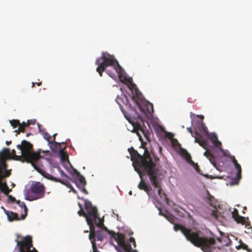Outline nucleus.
<instances>
[{"label": "nucleus", "instance_id": "obj_36", "mask_svg": "<svg viewBox=\"0 0 252 252\" xmlns=\"http://www.w3.org/2000/svg\"><path fill=\"white\" fill-rule=\"evenodd\" d=\"M32 123H30L29 121H28L27 123L23 122L22 124H21V125L24 126V127H26L29 126Z\"/></svg>", "mask_w": 252, "mask_h": 252}, {"label": "nucleus", "instance_id": "obj_28", "mask_svg": "<svg viewBox=\"0 0 252 252\" xmlns=\"http://www.w3.org/2000/svg\"><path fill=\"white\" fill-rule=\"evenodd\" d=\"M43 136H44V138L45 139H46L49 144H50L52 140H51V136L50 135V134L47 133V132H45L44 133V135H43Z\"/></svg>", "mask_w": 252, "mask_h": 252}, {"label": "nucleus", "instance_id": "obj_4", "mask_svg": "<svg viewBox=\"0 0 252 252\" xmlns=\"http://www.w3.org/2000/svg\"><path fill=\"white\" fill-rule=\"evenodd\" d=\"M104 220L101 219H98V221L95 223L89 225L90 234L92 233L93 237L92 238L94 242H95V237L98 241H102L104 238L106 236V233L107 232L111 237V239H114L119 246H123L125 244V236L124 235L109 230L104 225Z\"/></svg>", "mask_w": 252, "mask_h": 252}, {"label": "nucleus", "instance_id": "obj_22", "mask_svg": "<svg viewBox=\"0 0 252 252\" xmlns=\"http://www.w3.org/2000/svg\"><path fill=\"white\" fill-rule=\"evenodd\" d=\"M16 203L19 206H20L21 208H23L24 209L25 214H22L21 216V219L22 220H24L27 215L28 208L25 203L23 202H21L19 200L16 201Z\"/></svg>", "mask_w": 252, "mask_h": 252}, {"label": "nucleus", "instance_id": "obj_35", "mask_svg": "<svg viewBox=\"0 0 252 252\" xmlns=\"http://www.w3.org/2000/svg\"><path fill=\"white\" fill-rule=\"evenodd\" d=\"M8 199L10 201H16L15 200V198L14 197H13L11 195H8Z\"/></svg>", "mask_w": 252, "mask_h": 252}, {"label": "nucleus", "instance_id": "obj_38", "mask_svg": "<svg viewBox=\"0 0 252 252\" xmlns=\"http://www.w3.org/2000/svg\"><path fill=\"white\" fill-rule=\"evenodd\" d=\"M78 205L79 206V208H80V209H83V207H82V205L80 203H78Z\"/></svg>", "mask_w": 252, "mask_h": 252}, {"label": "nucleus", "instance_id": "obj_42", "mask_svg": "<svg viewBox=\"0 0 252 252\" xmlns=\"http://www.w3.org/2000/svg\"><path fill=\"white\" fill-rule=\"evenodd\" d=\"M172 218V216H170L169 218L167 217V219L169 220V221L171 222L170 219Z\"/></svg>", "mask_w": 252, "mask_h": 252}, {"label": "nucleus", "instance_id": "obj_41", "mask_svg": "<svg viewBox=\"0 0 252 252\" xmlns=\"http://www.w3.org/2000/svg\"><path fill=\"white\" fill-rule=\"evenodd\" d=\"M11 141H7L6 142V144L7 145H9L10 144H11Z\"/></svg>", "mask_w": 252, "mask_h": 252}, {"label": "nucleus", "instance_id": "obj_50", "mask_svg": "<svg viewBox=\"0 0 252 252\" xmlns=\"http://www.w3.org/2000/svg\"><path fill=\"white\" fill-rule=\"evenodd\" d=\"M129 194H131V191H130L129 192Z\"/></svg>", "mask_w": 252, "mask_h": 252}, {"label": "nucleus", "instance_id": "obj_6", "mask_svg": "<svg viewBox=\"0 0 252 252\" xmlns=\"http://www.w3.org/2000/svg\"><path fill=\"white\" fill-rule=\"evenodd\" d=\"M128 88L132 93L131 99L140 110L147 117L151 116L154 112L153 104L146 100L141 99V94L135 84L130 83Z\"/></svg>", "mask_w": 252, "mask_h": 252}, {"label": "nucleus", "instance_id": "obj_34", "mask_svg": "<svg viewBox=\"0 0 252 252\" xmlns=\"http://www.w3.org/2000/svg\"><path fill=\"white\" fill-rule=\"evenodd\" d=\"M230 158L231 159V160L233 162V163H234V164L235 163H236L238 162L237 160L235 159V157L234 156H231L230 157Z\"/></svg>", "mask_w": 252, "mask_h": 252}, {"label": "nucleus", "instance_id": "obj_24", "mask_svg": "<svg viewBox=\"0 0 252 252\" xmlns=\"http://www.w3.org/2000/svg\"><path fill=\"white\" fill-rule=\"evenodd\" d=\"M65 148V147H64L63 148L61 147L59 149V154L62 160H65L68 158L67 154L64 152V149Z\"/></svg>", "mask_w": 252, "mask_h": 252}, {"label": "nucleus", "instance_id": "obj_17", "mask_svg": "<svg viewBox=\"0 0 252 252\" xmlns=\"http://www.w3.org/2000/svg\"><path fill=\"white\" fill-rule=\"evenodd\" d=\"M195 142L197 143L204 149L207 150L208 147L207 141L197 131L194 132Z\"/></svg>", "mask_w": 252, "mask_h": 252}, {"label": "nucleus", "instance_id": "obj_48", "mask_svg": "<svg viewBox=\"0 0 252 252\" xmlns=\"http://www.w3.org/2000/svg\"><path fill=\"white\" fill-rule=\"evenodd\" d=\"M38 126L39 128L40 129V125L38 124Z\"/></svg>", "mask_w": 252, "mask_h": 252}, {"label": "nucleus", "instance_id": "obj_43", "mask_svg": "<svg viewBox=\"0 0 252 252\" xmlns=\"http://www.w3.org/2000/svg\"><path fill=\"white\" fill-rule=\"evenodd\" d=\"M15 132H17L18 134H19V133H20V131H19L18 130V129H17V130H15Z\"/></svg>", "mask_w": 252, "mask_h": 252}, {"label": "nucleus", "instance_id": "obj_44", "mask_svg": "<svg viewBox=\"0 0 252 252\" xmlns=\"http://www.w3.org/2000/svg\"><path fill=\"white\" fill-rule=\"evenodd\" d=\"M72 191H73V192H74V193H77V191H76V190L75 189H72Z\"/></svg>", "mask_w": 252, "mask_h": 252}, {"label": "nucleus", "instance_id": "obj_30", "mask_svg": "<svg viewBox=\"0 0 252 252\" xmlns=\"http://www.w3.org/2000/svg\"><path fill=\"white\" fill-rule=\"evenodd\" d=\"M185 157L188 162H192L190 155L187 151H185Z\"/></svg>", "mask_w": 252, "mask_h": 252}, {"label": "nucleus", "instance_id": "obj_31", "mask_svg": "<svg viewBox=\"0 0 252 252\" xmlns=\"http://www.w3.org/2000/svg\"><path fill=\"white\" fill-rule=\"evenodd\" d=\"M78 214L80 216H83L86 219V213L84 212L83 209H80V210L78 212Z\"/></svg>", "mask_w": 252, "mask_h": 252}, {"label": "nucleus", "instance_id": "obj_15", "mask_svg": "<svg viewBox=\"0 0 252 252\" xmlns=\"http://www.w3.org/2000/svg\"><path fill=\"white\" fill-rule=\"evenodd\" d=\"M206 198L207 203L215 208V209L212 211V216L217 219L218 212V211L216 209L218 204L217 200L213 195L210 194L208 191L207 192V196Z\"/></svg>", "mask_w": 252, "mask_h": 252}, {"label": "nucleus", "instance_id": "obj_47", "mask_svg": "<svg viewBox=\"0 0 252 252\" xmlns=\"http://www.w3.org/2000/svg\"><path fill=\"white\" fill-rule=\"evenodd\" d=\"M34 83H32V87H33L34 86Z\"/></svg>", "mask_w": 252, "mask_h": 252}, {"label": "nucleus", "instance_id": "obj_32", "mask_svg": "<svg viewBox=\"0 0 252 252\" xmlns=\"http://www.w3.org/2000/svg\"><path fill=\"white\" fill-rule=\"evenodd\" d=\"M25 128L24 126L21 125V124L20 123V125H19L18 127V130L20 132H24L25 131Z\"/></svg>", "mask_w": 252, "mask_h": 252}, {"label": "nucleus", "instance_id": "obj_46", "mask_svg": "<svg viewBox=\"0 0 252 252\" xmlns=\"http://www.w3.org/2000/svg\"><path fill=\"white\" fill-rule=\"evenodd\" d=\"M61 173H62V174H64V175H65L64 174V173H63V171L61 170Z\"/></svg>", "mask_w": 252, "mask_h": 252}, {"label": "nucleus", "instance_id": "obj_29", "mask_svg": "<svg viewBox=\"0 0 252 252\" xmlns=\"http://www.w3.org/2000/svg\"><path fill=\"white\" fill-rule=\"evenodd\" d=\"M121 247H123L124 248V249L126 252H131L132 248L130 245H127L125 243V244L123 246H120Z\"/></svg>", "mask_w": 252, "mask_h": 252}, {"label": "nucleus", "instance_id": "obj_25", "mask_svg": "<svg viewBox=\"0 0 252 252\" xmlns=\"http://www.w3.org/2000/svg\"><path fill=\"white\" fill-rule=\"evenodd\" d=\"M234 166L235 168L237 170V179L239 180L241 178V172H242V169L241 165L237 162L236 163L234 164Z\"/></svg>", "mask_w": 252, "mask_h": 252}, {"label": "nucleus", "instance_id": "obj_49", "mask_svg": "<svg viewBox=\"0 0 252 252\" xmlns=\"http://www.w3.org/2000/svg\"><path fill=\"white\" fill-rule=\"evenodd\" d=\"M199 168V167L197 166V167L196 168V170H197V168Z\"/></svg>", "mask_w": 252, "mask_h": 252}, {"label": "nucleus", "instance_id": "obj_40", "mask_svg": "<svg viewBox=\"0 0 252 252\" xmlns=\"http://www.w3.org/2000/svg\"><path fill=\"white\" fill-rule=\"evenodd\" d=\"M56 135H57V134H56H56H53V136H52V137L53 138V140H55V137H56Z\"/></svg>", "mask_w": 252, "mask_h": 252}, {"label": "nucleus", "instance_id": "obj_45", "mask_svg": "<svg viewBox=\"0 0 252 252\" xmlns=\"http://www.w3.org/2000/svg\"><path fill=\"white\" fill-rule=\"evenodd\" d=\"M41 82H39V83H37V85L38 86H40L41 85Z\"/></svg>", "mask_w": 252, "mask_h": 252}, {"label": "nucleus", "instance_id": "obj_7", "mask_svg": "<svg viewBox=\"0 0 252 252\" xmlns=\"http://www.w3.org/2000/svg\"><path fill=\"white\" fill-rule=\"evenodd\" d=\"M45 187L40 182H34L32 184L30 190L25 193L26 200L32 201L42 198L45 193Z\"/></svg>", "mask_w": 252, "mask_h": 252}, {"label": "nucleus", "instance_id": "obj_18", "mask_svg": "<svg viewBox=\"0 0 252 252\" xmlns=\"http://www.w3.org/2000/svg\"><path fill=\"white\" fill-rule=\"evenodd\" d=\"M5 214L6 215L8 220L10 221L13 220H21V218H19L18 214L11 211H7L5 209L3 208Z\"/></svg>", "mask_w": 252, "mask_h": 252}, {"label": "nucleus", "instance_id": "obj_10", "mask_svg": "<svg viewBox=\"0 0 252 252\" xmlns=\"http://www.w3.org/2000/svg\"><path fill=\"white\" fill-rule=\"evenodd\" d=\"M126 118L128 122L132 125L134 130L137 131V134L139 136L140 140H141V136L138 133V131H141L144 132L140 122H143V119L140 114L136 111L135 109L131 108L130 112L127 115L125 114Z\"/></svg>", "mask_w": 252, "mask_h": 252}, {"label": "nucleus", "instance_id": "obj_11", "mask_svg": "<svg viewBox=\"0 0 252 252\" xmlns=\"http://www.w3.org/2000/svg\"><path fill=\"white\" fill-rule=\"evenodd\" d=\"M174 230L175 231L180 230L184 234L186 239L191 244L196 243L195 240L201 234L200 231H193V230L187 228L184 226L179 224H174Z\"/></svg>", "mask_w": 252, "mask_h": 252}, {"label": "nucleus", "instance_id": "obj_37", "mask_svg": "<svg viewBox=\"0 0 252 252\" xmlns=\"http://www.w3.org/2000/svg\"><path fill=\"white\" fill-rule=\"evenodd\" d=\"M187 130L189 132H190L192 136L194 137L195 135H194L193 134L191 128L190 127H188Z\"/></svg>", "mask_w": 252, "mask_h": 252}, {"label": "nucleus", "instance_id": "obj_39", "mask_svg": "<svg viewBox=\"0 0 252 252\" xmlns=\"http://www.w3.org/2000/svg\"><path fill=\"white\" fill-rule=\"evenodd\" d=\"M78 205L79 206V208H80V209H83V207H82V205L80 203H78Z\"/></svg>", "mask_w": 252, "mask_h": 252}, {"label": "nucleus", "instance_id": "obj_23", "mask_svg": "<svg viewBox=\"0 0 252 252\" xmlns=\"http://www.w3.org/2000/svg\"><path fill=\"white\" fill-rule=\"evenodd\" d=\"M240 244L236 247V248L238 249H242L243 250H246L248 252H252V249H250L248 248V246L244 244L242 240L239 241Z\"/></svg>", "mask_w": 252, "mask_h": 252}, {"label": "nucleus", "instance_id": "obj_33", "mask_svg": "<svg viewBox=\"0 0 252 252\" xmlns=\"http://www.w3.org/2000/svg\"><path fill=\"white\" fill-rule=\"evenodd\" d=\"M129 241L133 244L134 247H135L136 242L134 238L130 237L129 239Z\"/></svg>", "mask_w": 252, "mask_h": 252}, {"label": "nucleus", "instance_id": "obj_3", "mask_svg": "<svg viewBox=\"0 0 252 252\" xmlns=\"http://www.w3.org/2000/svg\"><path fill=\"white\" fill-rule=\"evenodd\" d=\"M95 64L98 66L96 68V71L99 73L100 76H102V73L105 71L108 66H111L114 72L110 71L109 70L106 71L108 75L113 78H116V72L119 78H122L124 73L123 68L119 64L118 62L115 58L113 55H111L107 52H102L101 56L95 61Z\"/></svg>", "mask_w": 252, "mask_h": 252}, {"label": "nucleus", "instance_id": "obj_2", "mask_svg": "<svg viewBox=\"0 0 252 252\" xmlns=\"http://www.w3.org/2000/svg\"><path fill=\"white\" fill-rule=\"evenodd\" d=\"M17 147L21 151L20 156H17L16 155V152L14 150H12L11 153H10L9 149L6 148H3L2 150L1 151H2L5 149H7L9 151L10 157L9 158H7L6 161L7 159H10L12 156H14L17 158V159H19L23 162L26 161L28 163H31L32 165L38 172L47 179H49L56 182H62L59 180L52 177L50 174L46 173L44 170L41 169L37 165V163L40 158V153H36L33 151L32 145L29 142L26 140H23L21 142V144L18 145Z\"/></svg>", "mask_w": 252, "mask_h": 252}, {"label": "nucleus", "instance_id": "obj_19", "mask_svg": "<svg viewBox=\"0 0 252 252\" xmlns=\"http://www.w3.org/2000/svg\"><path fill=\"white\" fill-rule=\"evenodd\" d=\"M61 144L65 145V143L64 142L59 143L54 140H52L51 142L49 144L50 146V148L54 152H56L58 151H59V149L62 147Z\"/></svg>", "mask_w": 252, "mask_h": 252}, {"label": "nucleus", "instance_id": "obj_12", "mask_svg": "<svg viewBox=\"0 0 252 252\" xmlns=\"http://www.w3.org/2000/svg\"><path fill=\"white\" fill-rule=\"evenodd\" d=\"M85 207L87 211L86 221L89 226L97 222L100 218L98 217L97 209L89 201H85Z\"/></svg>", "mask_w": 252, "mask_h": 252}, {"label": "nucleus", "instance_id": "obj_5", "mask_svg": "<svg viewBox=\"0 0 252 252\" xmlns=\"http://www.w3.org/2000/svg\"><path fill=\"white\" fill-rule=\"evenodd\" d=\"M10 157L9 151L5 149L2 151H0V190L5 194L8 195L10 191L5 182H2V180L8 177L11 175V170L7 169V165L6 159Z\"/></svg>", "mask_w": 252, "mask_h": 252}, {"label": "nucleus", "instance_id": "obj_9", "mask_svg": "<svg viewBox=\"0 0 252 252\" xmlns=\"http://www.w3.org/2000/svg\"><path fill=\"white\" fill-rule=\"evenodd\" d=\"M195 243L192 244L194 246L200 248L204 252H212L215 247L216 240L214 238L201 236L200 234L195 240Z\"/></svg>", "mask_w": 252, "mask_h": 252}, {"label": "nucleus", "instance_id": "obj_14", "mask_svg": "<svg viewBox=\"0 0 252 252\" xmlns=\"http://www.w3.org/2000/svg\"><path fill=\"white\" fill-rule=\"evenodd\" d=\"M232 218L237 223H241L242 224H245L246 227L249 228L251 225L250 222L247 221L248 218H246L239 215L238 211L234 209L232 213Z\"/></svg>", "mask_w": 252, "mask_h": 252}, {"label": "nucleus", "instance_id": "obj_13", "mask_svg": "<svg viewBox=\"0 0 252 252\" xmlns=\"http://www.w3.org/2000/svg\"><path fill=\"white\" fill-rule=\"evenodd\" d=\"M75 175L76 177L75 178V180L77 187L82 192L87 194L88 192L85 189V186L86 185L85 178L76 170L75 171Z\"/></svg>", "mask_w": 252, "mask_h": 252}, {"label": "nucleus", "instance_id": "obj_8", "mask_svg": "<svg viewBox=\"0 0 252 252\" xmlns=\"http://www.w3.org/2000/svg\"><path fill=\"white\" fill-rule=\"evenodd\" d=\"M17 239L15 240L17 247L20 252H38L33 247L32 237L31 236L27 235L25 237L19 235L17 236Z\"/></svg>", "mask_w": 252, "mask_h": 252}, {"label": "nucleus", "instance_id": "obj_27", "mask_svg": "<svg viewBox=\"0 0 252 252\" xmlns=\"http://www.w3.org/2000/svg\"><path fill=\"white\" fill-rule=\"evenodd\" d=\"M10 123L13 128H16L17 126L20 125V122L18 120H12L10 121Z\"/></svg>", "mask_w": 252, "mask_h": 252}, {"label": "nucleus", "instance_id": "obj_1", "mask_svg": "<svg viewBox=\"0 0 252 252\" xmlns=\"http://www.w3.org/2000/svg\"><path fill=\"white\" fill-rule=\"evenodd\" d=\"M131 160L135 170L138 172L140 169L147 173L152 185L158 188V194L165 202H168L166 194L162 191L158 179V169L152 159L148 150L145 148L143 156L140 155L133 147L128 149Z\"/></svg>", "mask_w": 252, "mask_h": 252}, {"label": "nucleus", "instance_id": "obj_16", "mask_svg": "<svg viewBox=\"0 0 252 252\" xmlns=\"http://www.w3.org/2000/svg\"><path fill=\"white\" fill-rule=\"evenodd\" d=\"M209 138L215 147L218 148L220 152L223 153L224 156L228 157V156L225 154L224 151L222 149L221 143L218 140L216 134L214 133H212Z\"/></svg>", "mask_w": 252, "mask_h": 252}, {"label": "nucleus", "instance_id": "obj_21", "mask_svg": "<svg viewBox=\"0 0 252 252\" xmlns=\"http://www.w3.org/2000/svg\"><path fill=\"white\" fill-rule=\"evenodd\" d=\"M204 156H205L210 161V162L214 166H216V158L213 155L209 152L207 149L204 153Z\"/></svg>", "mask_w": 252, "mask_h": 252}, {"label": "nucleus", "instance_id": "obj_26", "mask_svg": "<svg viewBox=\"0 0 252 252\" xmlns=\"http://www.w3.org/2000/svg\"><path fill=\"white\" fill-rule=\"evenodd\" d=\"M198 128L200 132L207 133V128L204 126L202 122L198 123Z\"/></svg>", "mask_w": 252, "mask_h": 252}, {"label": "nucleus", "instance_id": "obj_20", "mask_svg": "<svg viewBox=\"0 0 252 252\" xmlns=\"http://www.w3.org/2000/svg\"><path fill=\"white\" fill-rule=\"evenodd\" d=\"M140 189L144 190L146 193L149 194V192L152 189L150 186L146 184V183L141 179V180L138 186Z\"/></svg>", "mask_w": 252, "mask_h": 252}]
</instances>
